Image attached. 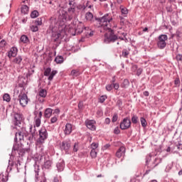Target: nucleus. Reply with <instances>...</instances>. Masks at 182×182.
<instances>
[{
  "mask_svg": "<svg viewBox=\"0 0 182 182\" xmlns=\"http://www.w3.org/2000/svg\"><path fill=\"white\" fill-rule=\"evenodd\" d=\"M41 182H46V177L45 176V172H43V175L41 176Z\"/></svg>",
  "mask_w": 182,
  "mask_h": 182,
  "instance_id": "nucleus-62",
  "label": "nucleus"
},
{
  "mask_svg": "<svg viewBox=\"0 0 182 182\" xmlns=\"http://www.w3.org/2000/svg\"><path fill=\"white\" fill-rule=\"evenodd\" d=\"M85 19L89 22H93V14L92 12H87L85 14Z\"/></svg>",
  "mask_w": 182,
  "mask_h": 182,
  "instance_id": "nucleus-29",
  "label": "nucleus"
},
{
  "mask_svg": "<svg viewBox=\"0 0 182 182\" xmlns=\"http://www.w3.org/2000/svg\"><path fill=\"white\" fill-rule=\"evenodd\" d=\"M52 113H53L52 108H46L44 111V117L46 119H50V116H52Z\"/></svg>",
  "mask_w": 182,
  "mask_h": 182,
  "instance_id": "nucleus-25",
  "label": "nucleus"
},
{
  "mask_svg": "<svg viewBox=\"0 0 182 182\" xmlns=\"http://www.w3.org/2000/svg\"><path fill=\"white\" fill-rule=\"evenodd\" d=\"M125 154H126V147L120 146L117 151L115 156L116 157H117V159H120L123 157V156H124Z\"/></svg>",
  "mask_w": 182,
  "mask_h": 182,
  "instance_id": "nucleus-17",
  "label": "nucleus"
},
{
  "mask_svg": "<svg viewBox=\"0 0 182 182\" xmlns=\"http://www.w3.org/2000/svg\"><path fill=\"white\" fill-rule=\"evenodd\" d=\"M63 60H64L63 56L62 55H58L55 58V62H56L58 64L62 63Z\"/></svg>",
  "mask_w": 182,
  "mask_h": 182,
  "instance_id": "nucleus-35",
  "label": "nucleus"
},
{
  "mask_svg": "<svg viewBox=\"0 0 182 182\" xmlns=\"http://www.w3.org/2000/svg\"><path fill=\"white\" fill-rule=\"evenodd\" d=\"M41 119L36 118V115L35 121H34L35 127H39L41 126Z\"/></svg>",
  "mask_w": 182,
  "mask_h": 182,
  "instance_id": "nucleus-37",
  "label": "nucleus"
},
{
  "mask_svg": "<svg viewBox=\"0 0 182 182\" xmlns=\"http://www.w3.org/2000/svg\"><path fill=\"white\" fill-rule=\"evenodd\" d=\"M90 156L92 159H96V157H97V151H96V149H92L90 151Z\"/></svg>",
  "mask_w": 182,
  "mask_h": 182,
  "instance_id": "nucleus-41",
  "label": "nucleus"
},
{
  "mask_svg": "<svg viewBox=\"0 0 182 182\" xmlns=\"http://www.w3.org/2000/svg\"><path fill=\"white\" fill-rule=\"evenodd\" d=\"M29 133L28 134L31 136H34L35 137L36 136V134H38V132H36V127L30 125L29 126Z\"/></svg>",
  "mask_w": 182,
  "mask_h": 182,
  "instance_id": "nucleus-27",
  "label": "nucleus"
},
{
  "mask_svg": "<svg viewBox=\"0 0 182 182\" xmlns=\"http://www.w3.org/2000/svg\"><path fill=\"white\" fill-rule=\"evenodd\" d=\"M22 120H23V115L21 113L14 112L13 118L14 127H23L22 124Z\"/></svg>",
  "mask_w": 182,
  "mask_h": 182,
  "instance_id": "nucleus-8",
  "label": "nucleus"
},
{
  "mask_svg": "<svg viewBox=\"0 0 182 182\" xmlns=\"http://www.w3.org/2000/svg\"><path fill=\"white\" fill-rule=\"evenodd\" d=\"M113 87L115 90H119V87H120V85L118 82H115L112 84V88Z\"/></svg>",
  "mask_w": 182,
  "mask_h": 182,
  "instance_id": "nucleus-56",
  "label": "nucleus"
},
{
  "mask_svg": "<svg viewBox=\"0 0 182 182\" xmlns=\"http://www.w3.org/2000/svg\"><path fill=\"white\" fill-rule=\"evenodd\" d=\"M57 170L59 173L65 170V161L63 159H60L56 164Z\"/></svg>",
  "mask_w": 182,
  "mask_h": 182,
  "instance_id": "nucleus-21",
  "label": "nucleus"
},
{
  "mask_svg": "<svg viewBox=\"0 0 182 182\" xmlns=\"http://www.w3.org/2000/svg\"><path fill=\"white\" fill-rule=\"evenodd\" d=\"M38 141L40 144H43L45 141L47 140L48 137V129L46 127H42L38 131Z\"/></svg>",
  "mask_w": 182,
  "mask_h": 182,
  "instance_id": "nucleus-6",
  "label": "nucleus"
},
{
  "mask_svg": "<svg viewBox=\"0 0 182 182\" xmlns=\"http://www.w3.org/2000/svg\"><path fill=\"white\" fill-rule=\"evenodd\" d=\"M22 60H23L22 56L18 55L14 59L13 62L14 63H16V65H21V63H22Z\"/></svg>",
  "mask_w": 182,
  "mask_h": 182,
  "instance_id": "nucleus-30",
  "label": "nucleus"
},
{
  "mask_svg": "<svg viewBox=\"0 0 182 182\" xmlns=\"http://www.w3.org/2000/svg\"><path fill=\"white\" fill-rule=\"evenodd\" d=\"M29 12V7L26 5H24L21 7V14H23L24 15H27Z\"/></svg>",
  "mask_w": 182,
  "mask_h": 182,
  "instance_id": "nucleus-31",
  "label": "nucleus"
},
{
  "mask_svg": "<svg viewBox=\"0 0 182 182\" xmlns=\"http://www.w3.org/2000/svg\"><path fill=\"white\" fill-rule=\"evenodd\" d=\"M58 122V117L55 116L51 117L50 119V124H53V123H56Z\"/></svg>",
  "mask_w": 182,
  "mask_h": 182,
  "instance_id": "nucleus-55",
  "label": "nucleus"
},
{
  "mask_svg": "<svg viewBox=\"0 0 182 182\" xmlns=\"http://www.w3.org/2000/svg\"><path fill=\"white\" fill-rule=\"evenodd\" d=\"M20 41L23 43H28V42H29V38L26 36V35H23L21 36Z\"/></svg>",
  "mask_w": 182,
  "mask_h": 182,
  "instance_id": "nucleus-32",
  "label": "nucleus"
},
{
  "mask_svg": "<svg viewBox=\"0 0 182 182\" xmlns=\"http://www.w3.org/2000/svg\"><path fill=\"white\" fill-rule=\"evenodd\" d=\"M151 160V155L149 154L146 156V166H147V170L144 173V176H147L151 171V170H154L157 167L159 164H160L163 161V159L161 158H156L154 159V161L152 163H149Z\"/></svg>",
  "mask_w": 182,
  "mask_h": 182,
  "instance_id": "nucleus-3",
  "label": "nucleus"
},
{
  "mask_svg": "<svg viewBox=\"0 0 182 182\" xmlns=\"http://www.w3.org/2000/svg\"><path fill=\"white\" fill-rule=\"evenodd\" d=\"M97 147H99V144H98V143H95V142H93V143L91 144V149H92V150H96V149H97Z\"/></svg>",
  "mask_w": 182,
  "mask_h": 182,
  "instance_id": "nucleus-53",
  "label": "nucleus"
},
{
  "mask_svg": "<svg viewBox=\"0 0 182 182\" xmlns=\"http://www.w3.org/2000/svg\"><path fill=\"white\" fill-rule=\"evenodd\" d=\"M35 73L34 70H29L28 73L26 74V77H29V76H32Z\"/></svg>",
  "mask_w": 182,
  "mask_h": 182,
  "instance_id": "nucleus-60",
  "label": "nucleus"
},
{
  "mask_svg": "<svg viewBox=\"0 0 182 182\" xmlns=\"http://www.w3.org/2000/svg\"><path fill=\"white\" fill-rule=\"evenodd\" d=\"M13 129H16L17 132L15 133L12 153L18 151V156H21L22 157L26 153H29V151H31V149L25 148L22 143V140H23V134H25V132H26V128H25V127H16Z\"/></svg>",
  "mask_w": 182,
  "mask_h": 182,
  "instance_id": "nucleus-2",
  "label": "nucleus"
},
{
  "mask_svg": "<svg viewBox=\"0 0 182 182\" xmlns=\"http://www.w3.org/2000/svg\"><path fill=\"white\" fill-rule=\"evenodd\" d=\"M3 100L9 103V102H11V95H9L8 93H5L3 95Z\"/></svg>",
  "mask_w": 182,
  "mask_h": 182,
  "instance_id": "nucleus-34",
  "label": "nucleus"
},
{
  "mask_svg": "<svg viewBox=\"0 0 182 182\" xmlns=\"http://www.w3.org/2000/svg\"><path fill=\"white\" fill-rule=\"evenodd\" d=\"M34 173H35V181H39V171H41V168L39 165L36 163L34 164Z\"/></svg>",
  "mask_w": 182,
  "mask_h": 182,
  "instance_id": "nucleus-22",
  "label": "nucleus"
},
{
  "mask_svg": "<svg viewBox=\"0 0 182 182\" xmlns=\"http://www.w3.org/2000/svg\"><path fill=\"white\" fill-rule=\"evenodd\" d=\"M85 124L89 130L95 132L96 130V121L95 119H86Z\"/></svg>",
  "mask_w": 182,
  "mask_h": 182,
  "instance_id": "nucleus-12",
  "label": "nucleus"
},
{
  "mask_svg": "<svg viewBox=\"0 0 182 182\" xmlns=\"http://www.w3.org/2000/svg\"><path fill=\"white\" fill-rule=\"evenodd\" d=\"M131 120H132V123H133V124H137V123H139V117L133 114L131 118Z\"/></svg>",
  "mask_w": 182,
  "mask_h": 182,
  "instance_id": "nucleus-33",
  "label": "nucleus"
},
{
  "mask_svg": "<svg viewBox=\"0 0 182 182\" xmlns=\"http://www.w3.org/2000/svg\"><path fill=\"white\" fill-rule=\"evenodd\" d=\"M129 55H130V52L127 49L124 48L122 50V56L124 58H129Z\"/></svg>",
  "mask_w": 182,
  "mask_h": 182,
  "instance_id": "nucleus-38",
  "label": "nucleus"
},
{
  "mask_svg": "<svg viewBox=\"0 0 182 182\" xmlns=\"http://www.w3.org/2000/svg\"><path fill=\"white\" fill-rule=\"evenodd\" d=\"M117 106H118L119 110H122V106H123V101L120 99L118 100L117 102Z\"/></svg>",
  "mask_w": 182,
  "mask_h": 182,
  "instance_id": "nucleus-46",
  "label": "nucleus"
},
{
  "mask_svg": "<svg viewBox=\"0 0 182 182\" xmlns=\"http://www.w3.org/2000/svg\"><path fill=\"white\" fill-rule=\"evenodd\" d=\"M79 150V144L75 143L73 148V151L75 153H77V151Z\"/></svg>",
  "mask_w": 182,
  "mask_h": 182,
  "instance_id": "nucleus-48",
  "label": "nucleus"
},
{
  "mask_svg": "<svg viewBox=\"0 0 182 182\" xmlns=\"http://www.w3.org/2000/svg\"><path fill=\"white\" fill-rule=\"evenodd\" d=\"M143 73V68H138L136 70V76H140Z\"/></svg>",
  "mask_w": 182,
  "mask_h": 182,
  "instance_id": "nucleus-59",
  "label": "nucleus"
},
{
  "mask_svg": "<svg viewBox=\"0 0 182 182\" xmlns=\"http://www.w3.org/2000/svg\"><path fill=\"white\" fill-rule=\"evenodd\" d=\"M80 75H82V71L79 68L73 69L70 72V76H73V79L77 77V76H80Z\"/></svg>",
  "mask_w": 182,
  "mask_h": 182,
  "instance_id": "nucleus-24",
  "label": "nucleus"
},
{
  "mask_svg": "<svg viewBox=\"0 0 182 182\" xmlns=\"http://www.w3.org/2000/svg\"><path fill=\"white\" fill-rule=\"evenodd\" d=\"M6 46V41L5 40H1L0 41V48H5Z\"/></svg>",
  "mask_w": 182,
  "mask_h": 182,
  "instance_id": "nucleus-58",
  "label": "nucleus"
},
{
  "mask_svg": "<svg viewBox=\"0 0 182 182\" xmlns=\"http://www.w3.org/2000/svg\"><path fill=\"white\" fill-rule=\"evenodd\" d=\"M114 134H120V129H119V127H116L114 129Z\"/></svg>",
  "mask_w": 182,
  "mask_h": 182,
  "instance_id": "nucleus-61",
  "label": "nucleus"
},
{
  "mask_svg": "<svg viewBox=\"0 0 182 182\" xmlns=\"http://www.w3.org/2000/svg\"><path fill=\"white\" fill-rule=\"evenodd\" d=\"M38 16H39V12H38V11L34 10L31 12V18H38Z\"/></svg>",
  "mask_w": 182,
  "mask_h": 182,
  "instance_id": "nucleus-40",
  "label": "nucleus"
},
{
  "mask_svg": "<svg viewBox=\"0 0 182 182\" xmlns=\"http://www.w3.org/2000/svg\"><path fill=\"white\" fill-rule=\"evenodd\" d=\"M17 55H18V48L16 47H12L8 52V57L9 58H15V56H16Z\"/></svg>",
  "mask_w": 182,
  "mask_h": 182,
  "instance_id": "nucleus-23",
  "label": "nucleus"
},
{
  "mask_svg": "<svg viewBox=\"0 0 182 182\" xmlns=\"http://www.w3.org/2000/svg\"><path fill=\"white\" fill-rule=\"evenodd\" d=\"M166 41H168V37L166 34H161L158 37L156 46L158 49H164L167 46Z\"/></svg>",
  "mask_w": 182,
  "mask_h": 182,
  "instance_id": "nucleus-7",
  "label": "nucleus"
},
{
  "mask_svg": "<svg viewBox=\"0 0 182 182\" xmlns=\"http://www.w3.org/2000/svg\"><path fill=\"white\" fill-rule=\"evenodd\" d=\"M33 139H35V136L29 134H27V140L29 141V143H32V141H33Z\"/></svg>",
  "mask_w": 182,
  "mask_h": 182,
  "instance_id": "nucleus-45",
  "label": "nucleus"
},
{
  "mask_svg": "<svg viewBox=\"0 0 182 182\" xmlns=\"http://www.w3.org/2000/svg\"><path fill=\"white\" fill-rule=\"evenodd\" d=\"M110 83L112 85H114L116 83V75H114L110 81Z\"/></svg>",
  "mask_w": 182,
  "mask_h": 182,
  "instance_id": "nucleus-63",
  "label": "nucleus"
},
{
  "mask_svg": "<svg viewBox=\"0 0 182 182\" xmlns=\"http://www.w3.org/2000/svg\"><path fill=\"white\" fill-rule=\"evenodd\" d=\"M70 140H65L60 144V150L62 151H65V154H69V150H70Z\"/></svg>",
  "mask_w": 182,
  "mask_h": 182,
  "instance_id": "nucleus-10",
  "label": "nucleus"
},
{
  "mask_svg": "<svg viewBox=\"0 0 182 182\" xmlns=\"http://www.w3.org/2000/svg\"><path fill=\"white\" fill-rule=\"evenodd\" d=\"M68 5L70 7L68 9V14H72V15H75V12H76V3L73 2V1L70 0L68 2Z\"/></svg>",
  "mask_w": 182,
  "mask_h": 182,
  "instance_id": "nucleus-16",
  "label": "nucleus"
},
{
  "mask_svg": "<svg viewBox=\"0 0 182 182\" xmlns=\"http://www.w3.org/2000/svg\"><path fill=\"white\" fill-rule=\"evenodd\" d=\"M53 182H62V181L59 180V178L58 176L54 177Z\"/></svg>",
  "mask_w": 182,
  "mask_h": 182,
  "instance_id": "nucleus-64",
  "label": "nucleus"
},
{
  "mask_svg": "<svg viewBox=\"0 0 182 182\" xmlns=\"http://www.w3.org/2000/svg\"><path fill=\"white\" fill-rule=\"evenodd\" d=\"M35 25H36L37 26H41L42 25V18H37L35 22H34Z\"/></svg>",
  "mask_w": 182,
  "mask_h": 182,
  "instance_id": "nucleus-44",
  "label": "nucleus"
},
{
  "mask_svg": "<svg viewBox=\"0 0 182 182\" xmlns=\"http://www.w3.org/2000/svg\"><path fill=\"white\" fill-rule=\"evenodd\" d=\"M83 32H84L86 38H92V36H93V35H95V31L87 26H85L84 28Z\"/></svg>",
  "mask_w": 182,
  "mask_h": 182,
  "instance_id": "nucleus-19",
  "label": "nucleus"
},
{
  "mask_svg": "<svg viewBox=\"0 0 182 182\" xmlns=\"http://www.w3.org/2000/svg\"><path fill=\"white\" fill-rule=\"evenodd\" d=\"M63 132L65 136H70V134H72V132H73V125L70 123H67L65 126Z\"/></svg>",
  "mask_w": 182,
  "mask_h": 182,
  "instance_id": "nucleus-15",
  "label": "nucleus"
},
{
  "mask_svg": "<svg viewBox=\"0 0 182 182\" xmlns=\"http://www.w3.org/2000/svg\"><path fill=\"white\" fill-rule=\"evenodd\" d=\"M58 73V70H53L50 68H47L45 69L43 75L44 76H48V80L49 82H52L53 80V77H55V75Z\"/></svg>",
  "mask_w": 182,
  "mask_h": 182,
  "instance_id": "nucleus-11",
  "label": "nucleus"
},
{
  "mask_svg": "<svg viewBox=\"0 0 182 182\" xmlns=\"http://www.w3.org/2000/svg\"><path fill=\"white\" fill-rule=\"evenodd\" d=\"M34 114H35V116H36L37 119H42V116H43L42 111L39 112L38 116V112H36V111L34 112Z\"/></svg>",
  "mask_w": 182,
  "mask_h": 182,
  "instance_id": "nucleus-54",
  "label": "nucleus"
},
{
  "mask_svg": "<svg viewBox=\"0 0 182 182\" xmlns=\"http://www.w3.org/2000/svg\"><path fill=\"white\" fill-rule=\"evenodd\" d=\"M119 119V116L117 115V113L114 114L112 122V123H116L117 122V119Z\"/></svg>",
  "mask_w": 182,
  "mask_h": 182,
  "instance_id": "nucleus-47",
  "label": "nucleus"
},
{
  "mask_svg": "<svg viewBox=\"0 0 182 182\" xmlns=\"http://www.w3.org/2000/svg\"><path fill=\"white\" fill-rule=\"evenodd\" d=\"M106 99H107V95H102V96L98 99V102H99V103H105Z\"/></svg>",
  "mask_w": 182,
  "mask_h": 182,
  "instance_id": "nucleus-42",
  "label": "nucleus"
},
{
  "mask_svg": "<svg viewBox=\"0 0 182 182\" xmlns=\"http://www.w3.org/2000/svg\"><path fill=\"white\" fill-rule=\"evenodd\" d=\"M52 164H53V161L51 159H45L42 168H46V170H49L52 168Z\"/></svg>",
  "mask_w": 182,
  "mask_h": 182,
  "instance_id": "nucleus-20",
  "label": "nucleus"
},
{
  "mask_svg": "<svg viewBox=\"0 0 182 182\" xmlns=\"http://www.w3.org/2000/svg\"><path fill=\"white\" fill-rule=\"evenodd\" d=\"M50 26L49 30L52 32V41L53 42H59V38H60L61 34L60 33H56L55 31H56V26L58 25V20L56 18H50Z\"/></svg>",
  "mask_w": 182,
  "mask_h": 182,
  "instance_id": "nucleus-4",
  "label": "nucleus"
},
{
  "mask_svg": "<svg viewBox=\"0 0 182 182\" xmlns=\"http://www.w3.org/2000/svg\"><path fill=\"white\" fill-rule=\"evenodd\" d=\"M130 127H132V121L129 117H127L121 121L119 129H121V130H129Z\"/></svg>",
  "mask_w": 182,
  "mask_h": 182,
  "instance_id": "nucleus-9",
  "label": "nucleus"
},
{
  "mask_svg": "<svg viewBox=\"0 0 182 182\" xmlns=\"http://www.w3.org/2000/svg\"><path fill=\"white\" fill-rule=\"evenodd\" d=\"M105 89L107 92H111L113 90V84L107 85Z\"/></svg>",
  "mask_w": 182,
  "mask_h": 182,
  "instance_id": "nucleus-49",
  "label": "nucleus"
},
{
  "mask_svg": "<svg viewBox=\"0 0 182 182\" xmlns=\"http://www.w3.org/2000/svg\"><path fill=\"white\" fill-rule=\"evenodd\" d=\"M18 87H25V86L28 85V80L25 77H23V76L18 77Z\"/></svg>",
  "mask_w": 182,
  "mask_h": 182,
  "instance_id": "nucleus-18",
  "label": "nucleus"
},
{
  "mask_svg": "<svg viewBox=\"0 0 182 182\" xmlns=\"http://www.w3.org/2000/svg\"><path fill=\"white\" fill-rule=\"evenodd\" d=\"M47 95H48V92H46V90H45V89H41L39 91V96L41 97H46Z\"/></svg>",
  "mask_w": 182,
  "mask_h": 182,
  "instance_id": "nucleus-36",
  "label": "nucleus"
},
{
  "mask_svg": "<svg viewBox=\"0 0 182 182\" xmlns=\"http://www.w3.org/2000/svg\"><path fill=\"white\" fill-rule=\"evenodd\" d=\"M95 21L99 23L97 28H102L104 31H108L105 36V42L106 43H113L119 39L117 35L114 34V31L112 29L114 21L112 14H106L101 18L95 17Z\"/></svg>",
  "mask_w": 182,
  "mask_h": 182,
  "instance_id": "nucleus-1",
  "label": "nucleus"
},
{
  "mask_svg": "<svg viewBox=\"0 0 182 182\" xmlns=\"http://www.w3.org/2000/svg\"><path fill=\"white\" fill-rule=\"evenodd\" d=\"M19 104L22 106V107H26V105H28V95L26 94L23 93L18 95Z\"/></svg>",
  "mask_w": 182,
  "mask_h": 182,
  "instance_id": "nucleus-13",
  "label": "nucleus"
},
{
  "mask_svg": "<svg viewBox=\"0 0 182 182\" xmlns=\"http://www.w3.org/2000/svg\"><path fill=\"white\" fill-rule=\"evenodd\" d=\"M140 122H141V124L142 127H147V121L146 120V119L144 117H141L140 118Z\"/></svg>",
  "mask_w": 182,
  "mask_h": 182,
  "instance_id": "nucleus-39",
  "label": "nucleus"
},
{
  "mask_svg": "<svg viewBox=\"0 0 182 182\" xmlns=\"http://www.w3.org/2000/svg\"><path fill=\"white\" fill-rule=\"evenodd\" d=\"M96 114H97V117H102V116H103V110L97 109Z\"/></svg>",
  "mask_w": 182,
  "mask_h": 182,
  "instance_id": "nucleus-50",
  "label": "nucleus"
},
{
  "mask_svg": "<svg viewBox=\"0 0 182 182\" xmlns=\"http://www.w3.org/2000/svg\"><path fill=\"white\" fill-rule=\"evenodd\" d=\"M119 9L121 11L122 15L124 16V18H126L127 16V14H129V10L127 8L124 7V6L121 5L119 6Z\"/></svg>",
  "mask_w": 182,
  "mask_h": 182,
  "instance_id": "nucleus-26",
  "label": "nucleus"
},
{
  "mask_svg": "<svg viewBox=\"0 0 182 182\" xmlns=\"http://www.w3.org/2000/svg\"><path fill=\"white\" fill-rule=\"evenodd\" d=\"M14 166V162L9 161V166L7 167V170H9V171H12V167Z\"/></svg>",
  "mask_w": 182,
  "mask_h": 182,
  "instance_id": "nucleus-52",
  "label": "nucleus"
},
{
  "mask_svg": "<svg viewBox=\"0 0 182 182\" xmlns=\"http://www.w3.org/2000/svg\"><path fill=\"white\" fill-rule=\"evenodd\" d=\"M30 29L32 32H38L39 31V28L36 24L30 26Z\"/></svg>",
  "mask_w": 182,
  "mask_h": 182,
  "instance_id": "nucleus-43",
  "label": "nucleus"
},
{
  "mask_svg": "<svg viewBox=\"0 0 182 182\" xmlns=\"http://www.w3.org/2000/svg\"><path fill=\"white\" fill-rule=\"evenodd\" d=\"M73 16H75V14H68L67 11L62 10L58 16V22H60L61 25H63V23L68 22V21H72Z\"/></svg>",
  "mask_w": 182,
  "mask_h": 182,
  "instance_id": "nucleus-5",
  "label": "nucleus"
},
{
  "mask_svg": "<svg viewBox=\"0 0 182 182\" xmlns=\"http://www.w3.org/2000/svg\"><path fill=\"white\" fill-rule=\"evenodd\" d=\"M176 59L177 62H182V55L176 54Z\"/></svg>",
  "mask_w": 182,
  "mask_h": 182,
  "instance_id": "nucleus-57",
  "label": "nucleus"
},
{
  "mask_svg": "<svg viewBox=\"0 0 182 182\" xmlns=\"http://www.w3.org/2000/svg\"><path fill=\"white\" fill-rule=\"evenodd\" d=\"M85 24L83 23L80 22L77 24V28L75 29H73L74 31V33H73V36L75 35H80V33H82L85 31Z\"/></svg>",
  "mask_w": 182,
  "mask_h": 182,
  "instance_id": "nucleus-14",
  "label": "nucleus"
},
{
  "mask_svg": "<svg viewBox=\"0 0 182 182\" xmlns=\"http://www.w3.org/2000/svg\"><path fill=\"white\" fill-rule=\"evenodd\" d=\"M174 85L175 86L180 87V78L179 77H176L174 80Z\"/></svg>",
  "mask_w": 182,
  "mask_h": 182,
  "instance_id": "nucleus-51",
  "label": "nucleus"
},
{
  "mask_svg": "<svg viewBox=\"0 0 182 182\" xmlns=\"http://www.w3.org/2000/svg\"><path fill=\"white\" fill-rule=\"evenodd\" d=\"M129 86H130V81H129V80L127 79H124L120 85V87H122V89H127Z\"/></svg>",
  "mask_w": 182,
  "mask_h": 182,
  "instance_id": "nucleus-28",
  "label": "nucleus"
}]
</instances>
